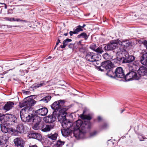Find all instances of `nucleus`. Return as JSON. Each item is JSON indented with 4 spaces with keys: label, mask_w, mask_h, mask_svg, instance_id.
<instances>
[{
    "label": "nucleus",
    "mask_w": 147,
    "mask_h": 147,
    "mask_svg": "<svg viewBox=\"0 0 147 147\" xmlns=\"http://www.w3.org/2000/svg\"><path fill=\"white\" fill-rule=\"evenodd\" d=\"M65 143V142L59 140L57 141L56 144L53 146V147H62Z\"/></svg>",
    "instance_id": "a878e982"
},
{
    "label": "nucleus",
    "mask_w": 147,
    "mask_h": 147,
    "mask_svg": "<svg viewBox=\"0 0 147 147\" xmlns=\"http://www.w3.org/2000/svg\"><path fill=\"white\" fill-rule=\"evenodd\" d=\"M84 112L81 115L80 117L82 119H86L88 121H83L81 120L76 121V126L74 128L73 133L76 137H79L82 134H84L89 130L91 127V124L90 121L92 119L91 116L89 115H84Z\"/></svg>",
    "instance_id": "f257e3e1"
},
{
    "label": "nucleus",
    "mask_w": 147,
    "mask_h": 147,
    "mask_svg": "<svg viewBox=\"0 0 147 147\" xmlns=\"http://www.w3.org/2000/svg\"><path fill=\"white\" fill-rule=\"evenodd\" d=\"M68 33H64L62 35V34H61V35L60 36H63V37H63L64 36H67L68 34Z\"/></svg>",
    "instance_id": "de8ad7c7"
},
{
    "label": "nucleus",
    "mask_w": 147,
    "mask_h": 147,
    "mask_svg": "<svg viewBox=\"0 0 147 147\" xmlns=\"http://www.w3.org/2000/svg\"><path fill=\"white\" fill-rule=\"evenodd\" d=\"M81 43V41H79V42L78 43H79V44H80Z\"/></svg>",
    "instance_id": "680f3d73"
},
{
    "label": "nucleus",
    "mask_w": 147,
    "mask_h": 147,
    "mask_svg": "<svg viewBox=\"0 0 147 147\" xmlns=\"http://www.w3.org/2000/svg\"><path fill=\"white\" fill-rule=\"evenodd\" d=\"M46 118L47 120L46 121V122L49 123H52L55 121L56 118V115H54L53 111L52 114L51 115H49Z\"/></svg>",
    "instance_id": "aec40b11"
},
{
    "label": "nucleus",
    "mask_w": 147,
    "mask_h": 147,
    "mask_svg": "<svg viewBox=\"0 0 147 147\" xmlns=\"http://www.w3.org/2000/svg\"><path fill=\"white\" fill-rule=\"evenodd\" d=\"M24 100L25 101V103L26 104V107L22 109L20 112V115L21 119H22V116H24L26 114L27 115H29L30 111H32L30 110V107L36 103L35 100L32 98H30V96L24 98ZM24 117H26L25 116Z\"/></svg>",
    "instance_id": "423d86ee"
},
{
    "label": "nucleus",
    "mask_w": 147,
    "mask_h": 147,
    "mask_svg": "<svg viewBox=\"0 0 147 147\" xmlns=\"http://www.w3.org/2000/svg\"><path fill=\"white\" fill-rule=\"evenodd\" d=\"M53 127L54 125H46L44 123L41 130L43 132H47L53 128Z\"/></svg>",
    "instance_id": "2eb2a0df"
},
{
    "label": "nucleus",
    "mask_w": 147,
    "mask_h": 147,
    "mask_svg": "<svg viewBox=\"0 0 147 147\" xmlns=\"http://www.w3.org/2000/svg\"><path fill=\"white\" fill-rule=\"evenodd\" d=\"M90 48L95 51L97 48V47L95 44L93 43L90 45Z\"/></svg>",
    "instance_id": "72a5a7b5"
},
{
    "label": "nucleus",
    "mask_w": 147,
    "mask_h": 147,
    "mask_svg": "<svg viewBox=\"0 0 147 147\" xmlns=\"http://www.w3.org/2000/svg\"><path fill=\"white\" fill-rule=\"evenodd\" d=\"M68 125V124H67ZM69 126L67 125V127H63L64 128H66V129H63V130H61V133L62 135L64 136H67L70 135L72 131L69 129Z\"/></svg>",
    "instance_id": "6ab92c4d"
},
{
    "label": "nucleus",
    "mask_w": 147,
    "mask_h": 147,
    "mask_svg": "<svg viewBox=\"0 0 147 147\" xmlns=\"http://www.w3.org/2000/svg\"><path fill=\"white\" fill-rule=\"evenodd\" d=\"M31 135L32 137L34 139L38 140H40L42 139L41 135L38 133H32Z\"/></svg>",
    "instance_id": "393cba45"
},
{
    "label": "nucleus",
    "mask_w": 147,
    "mask_h": 147,
    "mask_svg": "<svg viewBox=\"0 0 147 147\" xmlns=\"http://www.w3.org/2000/svg\"><path fill=\"white\" fill-rule=\"evenodd\" d=\"M12 27H14L13 26H10V25H7V27L8 28H12Z\"/></svg>",
    "instance_id": "603ef678"
},
{
    "label": "nucleus",
    "mask_w": 147,
    "mask_h": 147,
    "mask_svg": "<svg viewBox=\"0 0 147 147\" xmlns=\"http://www.w3.org/2000/svg\"><path fill=\"white\" fill-rule=\"evenodd\" d=\"M102 56L103 58L107 60H109L111 58V56L108 53H105Z\"/></svg>",
    "instance_id": "7c9ffc66"
},
{
    "label": "nucleus",
    "mask_w": 147,
    "mask_h": 147,
    "mask_svg": "<svg viewBox=\"0 0 147 147\" xmlns=\"http://www.w3.org/2000/svg\"><path fill=\"white\" fill-rule=\"evenodd\" d=\"M14 105V103L13 102L11 101L8 102L4 106V109L6 111H8L12 109Z\"/></svg>",
    "instance_id": "4be33fe9"
},
{
    "label": "nucleus",
    "mask_w": 147,
    "mask_h": 147,
    "mask_svg": "<svg viewBox=\"0 0 147 147\" xmlns=\"http://www.w3.org/2000/svg\"><path fill=\"white\" fill-rule=\"evenodd\" d=\"M44 147H49V146H44Z\"/></svg>",
    "instance_id": "0e129e2a"
},
{
    "label": "nucleus",
    "mask_w": 147,
    "mask_h": 147,
    "mask_svg": "<svg viewBox=\"0 0 147 147\" xmlns=\"http://www.w3.org/2000/svg\"><path fill=\"white\" fill-rule=\"evenodd\" d=\"M113 66L112 62L109 60L103 62L101 63V66L106 70L111 69Z\"/></svg>",
    "instance_id": "ddd939ff"
},
{
    "label": "nucleus",
    "mask_w": 147,
    "mask_h": 147,
    "mask_svg": "<svg viewBox=\"0 0 147 147\" xmlns=\"http://www.w3.org/2000/svg\"><path fill=\"white\" fill-rule=\"evenodd\" d=\"M13 141L15 145L17 146L23 147V144L24 141L20 137L14 139Z\"/></svg>",
    "instance_id": "dca6fc26"
},
{
    "label": "nucleus",
    "mask_w": 147,
    "mask_h": 147,
    "mask_svg": "<svg viewBox=\"0 0 147 147\" xmlns=\"http://www.w3.org/2000/svg\"><path fill=\"white\" fill-rule=\"evenodd\" d=\"M41 106H37L35 107V109H36L35 111H36L37 109H39L40 108H41Z\"/></svg>",
    "instance_id": "c03bdc74"
},
{
    "label": "nucleus",
    "mask_w": 147,
    "mask_h": 147,
    "mask_svg": "<svg viewBox=\"0 0 147 147\" xmlns=\"http://www.w3.org/2000/svg\"><path fill=\"white\" fill-rule=\"evenodd\" d=\"M58 134L57 133H55L54 134H48L47 135L48 138L50 139L53 140H55L57 139Z\"/></svg>",
    "instance_id": "bb28decb"
},
{
    "label": "nucleus",
    "mask_w": 147,
    "mask_h": 147,
    "mask_svg": "<svg viewBox=\"0 0 147 147\" xmlns=\"http://www.w3.org/2000/svg\"><path fill=\"white\" fill-rule=\"evenodd\" d=\"M78 38H80L81 37L84 38L85 40H86L88 37L86 34L85 32H83L80 34L78 35L77 36Z\"/></svg>",
    "instance_id": "c85d7f7f"
},
{
    "label": "nucleus",
    "mask_w": 147,
    "mask_h": 147,
    "mask_svg": "<svg viewBox=\"0 0 147 147\" xmlns=\"http://www.w3.org/2000/svg\"><path fill=\"white\" fill-rule=\"evenodd\" d=\"M9 17H5L4 18V19L6 21H8L9 20Z\"/></svg>",
    "instance_id": "3c124183"
},
{
    "label": "nucleus",
    "mask_w": 147,
    "mask_h": 147,
    "mask_svg": "<svg viewBox=\"0 0 147 147\" xmlns=\"http://www.w3.org/2000/svg\"><path fill=\"white\" fill-rule=\"evenodd\" d=\"M51 98V96L48 95L44 97L40 101H42L45 103H47L50 100Z\"/></svg>",
    "instance_id": "cd10ccee"
},
{
    "label": "nucleus",
    "mask_w": 147,
    "mask_h": 147,
    "mask_svg": "<svg viewBox=\"0 0 147 147\" xmlns=\"http://www.w3.org/2000/svg\"><path fill=\"white\" fill-rule=\"evenodd\" d=\"M77 34L78 33V32L81 31H82L83 30V29H82L81 27V26L80 25H79L78 26H77V28L75 30Z\"/></svg>",
    "instance_id": "473e14b6"
},
{
    "label": "nucleus",
    "mask_w": 147,
    "mask_h": 147,
    "mask_svg": "<svg viewBox=\"0 0 147 147\" xmlns=\"http://www.w3.org/2000/svg\"><path fill=\"white\" fill-rule=\"evenodd\" d=\"M14 18H9V21H14Z\"/></svg>",
    "instance_id": "49530a36"
},
{
    "label": "nucleus",
    "mask_w": 147,
    "mask_h": 147,
    "mask_svg": "<svg viewBox=\"0 0 147 147\" xmlns=\"http://www.w3.org/2000/svg\"><path fill=\"white\" fill-rule=\"evenodd\" d=\"M14 21H17V22L20 21V22H27V21H26V20H21L20 19H18V18H16V19L14 18Z\"/></svg>",
    "instance_id": "58836bf2"
},
{
    "label": "nucleus",
    "mask_w": 147,
    "mask_h": 147,
    "mask_svg": "<svg viewBox=\"0 0 147 147\" xmlns=\"http://www.w3.org/2000/svg\"><path fill=\"white\" fill-rule=\"evenodd\" d=\"M71 31L73 33V34H77V33H76V31H75V30H74V31Z\"/></svg>",
    "instance_id": "8fccbe9b"
},
{
    "label": "nucleus",
    "mask_w": 147,
    "mask_h": 147,
    "mask_svg": "<svg viewBox=\"0 0 147 147\" xmlns=\"http://www.w3.org/2000/svg\"><path fill=\"white\" fill-rule=\"evenodd\" d=\"M79 51L81 53H84L86 51V49L85 47H82L79 48Z\"/></svg>",
    "instance_id": "e433bc0d"
},
{
    "label": "nucleus",
    "mask_w": 147,
    "mask_h": 147,
    "mask_svg": "<svg viewBox=\"0 0 147 147\" xmlns=\"http://www.w3.org/2000/svg\"><path fill=\"white\" fill-rule=\"evenodd\" d=\"M137 70L133 67H129L127 70V73L125 75L124 78L126 81H129L137 79Z\"/></svg>",
    "instance_id": "0eeeda50"
},
{
    "label": "nucleus",
    "mask_w": 147,
    "mask_h": 147,
    "mask_svg": "<svg viewBox=\"0 0 147 147\" xmlns=\"http://www.w3.org/2000/svg\"><path fill=\"white\" fill-rule=\"evenodd\" d=\"M107 74L110 77H114L115 76V70H114V68L113 67L111 69L108 70Z\"/></svg>",
    "instance_id": "5701e85b"
},
{
    "label": "nucleus",
    "mask_w": 147,
    "mask_h": 147,
    "mask_svg": "<svg viewBox=\"0 0 147 147\" xmlns=\"http://www.w3.org/2000/svg\"><path fill=\"white\" fill-rule=\"evenodd\" d=\"M98 55L95 53L88 52L86 54L85 58L87 61L93 62L98 60Z\"/></svg>",
    "instance_id": "1a4fd4ad"
},
{
    "label": "nucleus",
    "mask_w": 147,
    "mask_h": 147,
    "mask_svg": "<svg viewBox=\"0 0 147 147\" xmlns=\"http://www.w3.org/2000/svg\"><path fill=\"white\" fill-rule=\"evenodd\" d=\"M101 70V71H103V70Z\"/></svg>",
    "instance_id": "338daca9"
},
{
    "label": "nucleus",
    "mask_w": 147,
    "mask_h": 147,
    "mask_svg": "<svg viewBox=\"0 0 147 147\" xmlns=\"http://www.w3.org/2000/svg\"><path fill=\"white\" fill-rule=\"evenodd\" d=\"M15 131H13V135L18 136L19 134H22L24 133L25 130L24 126L22 123H20L18 125L16 130L14 129Z\"/></svg>",
    "instance_id": "9d476101"
},
{
    "label": "nucleus",
    "mask_w": 147,
    "mask_h": 147,
    "mask_svg": "<svg viewBox=\"0 0 147 147\" xmlns=\"http://www.w3.org/2000/svg\"><path fill=\"white\" fill-rule=\"evenodd\" d=\"M9 138L7 135L5 134L0 136V144H6L8 142Z\"/></svg>",
    "instance_id": "412c9836"
},
{
    "label": "nucleus",
    "mask_w": 147,
    "mask_h": 147,
    "mask_svg": "<svg viewBox=\"0 0 147 147\" xmlns=\"http://www.w3.org/2000/svg\"><path fill=\"white\" fill-rule=\"evenodd\" d=\"M1 131L4 133L10 134L12 133V134H13V131H15L13 128H9L4 124H1Z\"/></svg>",
    "instance_id": "9b49d317"
},
{
    "label": "nucleus",
    "mask_w": 147,
    "mask_h": 147,
    "mask_svg": "<svg viewBox=\"0 0 147 147\" xmlns=\"http://www.w3.org/2000/svg\"><path fill=\"white\" fill-rule=\"evenodd\" d=\"M45 84L44 82L43 81H41L40 82L35 83L34 84V86L36 88H38L39 87H41L42 86L45 85Z\"/></svg>",
    "instance_id": "c756f323"
},
{
    "label": "nucleus",
    "mask_w": 147,
    "mask_h": 147,
    "mask_svg": "<svg viewBox=\"0 0 147 147\" xmlns=\"http://www.w3.org/2000/svg\"><path fill=\"white\" fill-rule=\"evenodd\" d=\"M1 117L0 116V121H1Z\"/></svg>",
    "instance_id": "e2e57ef3"
},
{
    "label": "nucleus",
    "mask_w": 147,
    "mask_h": 147,
    "mask_svg": "<svg viewBox=\"0 0 147 147\" xmlns=\"http://www.w3.org/2000/svg\"><path fill=\"white\" fill-rule=\"evenodd\" d=\"M64 37H61L60 38V39H61V40H63L64 39Z\"/></svg>",
    "instance_id": "4d7b16f0"
},
{
    "label": "nucleus",
    "mask_w": 147,
    "mask_h": 147,
    "mask_svg": "<svg viewBox=\"0 0 147 147\" xmlns=\"http://www.w3.org/2000/svg\"><path fill=\"white\" fill-rule=\"evenodd\" d=\"M69 107H66L60 110L59 111H54V115H56V117L58 120L61 123L62 126L63 127H67V124L70 123L66 119V116L67 113L66 111L69 109Z\"/></svg>",
    "instance_id": "39448f33"
},
{
    "label": "nucleus",
    "mask_w": 147,
    "mask_h": 147,
    "mask_svg": "<svg viewBox=\"0 0 147 147\" xmlns=\"http://www.w3.org/2000/svg\"><path fill=\"white\" fill-rule=\"evenodd\" d=\"M86 26V24H84L83 25V26H81V28H82H82H84V27L85 26Z\"/></svg>",
    "instance_id": "864d4df0"
},
{
    "label": "nucleus",
    "mask_w": 147,
    "mask_h": 147,
    "mask_svg": "<svg viewBox=\"0 0 147 147\" xmlns=\"http://www.w3.org/2000/svg\"><path fill=\"white\" fill-rule=\"evenodd\" d=\"M95 51L99 54H102L103 52V51L102 47L100 46L97 48Z\"/></svg>",
    "instance_id": "2f4dec72"
},
{
    "label": "nucleus",
    "mask_w": 147,
    "mask_h": 147,
    "mask_svg": "<svg viewBox=\"0 0 147 147\" xmlns=\"http://www.w3.org/2000/svg\"><path fill=\"white\" fill-rule=\"evenodd\" d=\"M29 115H25L26 117L22 116V120L24 122H31L35 123L33 125L32 128L35 130H41L44 123L42 121V119L39 116L34 113L33 111H30Z\"/></svg>",
    "instance_id": "f03ea898"
},
{
    "label": "nucleus",
    "mask_w": 147,
    "mask_h": 147,
    "mask_svg": "<svg viewBox=\"0 0 147 147\" xmlns=\"http://www.w3.org/2000/svg\"><path fill=\"white\" fill-rule=\"evenodd\" d=\"M25 102V101L24 100L23 102H20L19 104V106L20 108H22L23 107H26V104Z\"/></svg>",
    "instance_id": "c9c22d12"
},
{
    "label": "nucleus",
    "mask_w": 147,
    "mask_h": 147,
    "mask_svg": "<svg viewBox=\"0 0 147 147\" xmlns=\"http://www.w3.org/2000/svg\"><path fill=\"white\" fill-rule=\"evenodd\" d=\"M69 33V34H70V36H71L73 35V33L71 32V31H70Z\"/></svg>",
    "instance_id": "5fc2aeb1"
},
{
    "label": "nucleus",
    "mask_w": 147,
    "mask_h": 147,
    "mask_svg": "<svg viewBox=\"0 0 147 147\" xmlns=\"http://www.w3.org/2000/svg\"><path fill=\"white\" fill-rule=\"evenodd\" d=\"M143 44L144 45V46L146 47V49L145 51V52H147V41L146 40H145L143 42Z\"/></svg>",
    "instance_id": "a19ab883"
},
{
    "label": "nucleus",
    "mask_w": 147,
    "mask_h": 147,
    "mask_svg": "<svg viewBox=\"0 0 147 147\" xmlns=\"http://www.w3.org/2000/svg\"><path fill=\"white\" fill-rule=\"evenodd\" d=\"M96 134L97 131H94L91 132L90 133V137L94 136L96 135Z\"/></svg>",
    "instance_id": "ea45409f"
},
{
    "label": "nucleus",
    "mask_w": 147,
    "mask_h": 147,
    "mask_svg": "<svg viewBox=\"0 0 147 147\" xmlns=\"http://www.w3.org/2000/svg\"><path fill=\"white\" fill-rule=\"evenodd\" d=\"M74 44L71 43L68 45V47L69 48L72 49L74 47Z\"/></svg>",
    "instance_id": "37998d69"
},
{
    "label": "nucleus",
    "mask_w": 147,
    "mask_h": 147,
    "mask_svg": "<svg viewBox=\"0 0 147 147\" xmlns=\"http://www.w3.org/2000/svg\"><path fill=\"white\" fill-rule=\"evenodd\" d=\"M65 101L64 100H60L55 102L51 105V108L54 110L53 111H59L61 109L66 107H69L64 105Z\"/></svg>",
    "instance_id": "6e6552de"
},
{
    "label": "nucleus",
    "mask_w": 147,
    "mask_h": 147,
    "mask_svg": "<svg viewBox=\"0 0 147 147\" xmlns=\"http://www.w3.org/2000/svg\"><path fill=\"white\" fill-rule=\"evenodd\" d=\"M146 139V138H143V139H140V141H142L144 140V139Z\"/></svg>",
    "instance_id": "bf43d9fd"
},
{
    "label": "nucleus",
    "mask_w": 147,
    "mask_h": 147,
    "mask_svg": "<svg viewBox=\"0 0 147 147\" xmlns=\"http://www.w3.org/2000/svg\"><path fill=\"white\" fill-rule=\"evenodd\" d=\"M116 77L120 78L124 77L125 73L123 68L120 67H118L115 69V74Z\"/></svg>",
    "instance_id": "f8f14e48"
},
{
    "label": "nucleus",
    "mask_w": 147,
    "mask_h": 147,
    "mask_svg": "<svg viewBox=\"0 0 147 147\" xmlns=\"http://www.w3.org/2000/svg\"><path fill=\"white\" fill-rule=\"evenodd\" d=\"M124 111H125L124 109L122 110L121 113H122Z\"/></svg>",
    "instance_id": "052dcab7"
},
{
    "label": "nucleus",
    "mask_w": 147,
    "mask_h": 147,
    "mask_svg": "<svg viewBox=\"0 0 147 147\" xmlns=\"http://www.w3.org/2000/svg\"><path fill=\"white\" fill-rule=\"evenodd\" d=\"M117 52V57L118 61L121 63H129L134 61L135 57L132 55H130L127 51L123 49Z\"/></svg>",
    "instance_id": "20e7f679"
},
{
    "label": "nucleus",
    "mask_w": 147,
    "mask_h": 147,
    "mask_svg": "<svg viewBox=\"0 0 147 147\" xmlns=\"http://www.w3.org/2000/svg\"><path fill=\"white\" fill-rule=\"evenodd\" d=\"M71 39L67 38L64 40L63 42V45H61L60 46V47L62 49H63L65 48L66 46L67 45L68 43L72 41Z\"/></svg>",
    "instance_id": "b1692460"
},
{
    "label": "nucleus",
    "mask_w": 147,
    "mask_h": 147,
    "mask_svg": "<svg viewBox=\"0 0 147 147\" xmlns=\"http://www.w3.org/2000/svg\"><path fill=\"white\" fill-rule=\"evenodd\" d=\"M138 74L140 76L147 74V68L144 67H140L137 71Z\"/></svg>",
    "instance_id": "f3484780"
},
{
    "label": "nucleus",
    "mask_w": 147,
    "mask_h": 147,
    "mask_svg": "<svg viewBox=\"0 0 147 147\" xmlns=\"http://www.w3.org/2000/svg\"><path fill=\"white\" fill-rule=\"evenodd\" d=\"M0 4H4L5 5V8H7V6L5 4V3H0Z\"/></svg>",
    "instance_id": "6e6d98bb"
},
{
    "label": "nucleus",
    "mask_w": 147,
    "mask_h": 147,
    "mask_svg": "<svg viewBox=\"0 0 147 147\" xmlns=\"http://www.w3.org/2000/svg\"><path fill=\"white\" fill-rule=\"evenodd\" d=\"M62 37H63V36H58V39L57 40V41L56 42V46L54 49H55L56 48V47L59 44V43L60 42V41H61V40H60V38Z\"/></svg>",
    "instance_id": "4c0bfd02"
},
{
    "label": "nucleus",
    "mask_w": 147,
    "mask_h": 147,
    "mask_svg": "<svg viewBox=\"0 0 147 147\" xmlns=\"http://www.w3.org/2000/svg\"><path fill=\"white\" fill-rule=\"evenodd\" d=\"M27 92H30L29 91H27Z\"/></svg>",
    "instance_id": "69168bd1"
},
{
    "label": "nucleus",
    "mask_w": 147,
    "mask_h": 147,
    "mask_svg": "<svg viewBox=\"0 0 147 147\" xmlns=\"http://www.w3.org/2000/svg\"><path fill=\"white\" fill-rule=\"evenodd\" d=\"M108 127V125L106 123H104L102 126V128L103 129H105Z\"/></svg>",
    "instance_id": "79ce46f5"
},
{
    "label": "nucleus",
    "mask_w": 147,
    "mask_h": 147,
    "mask_svg": "<svg viewBox=\"0 0 147 147\" xmlns=\"http://www.w3.org/2000/svg\"><path fill=\"white\" fill-rule=\"evenodd\" d=\"M97 120L98 121H100L102 120V118L101 117L98 116L97 117Z\"/></svg>",
    "instance_id": "a18cd8bd"
},
{
    "label": "nucleus",
    "mask_w": 147,
    "mask_h": 147,
    "mask_svg": "<svg viewBox=\"0 0 147 147\" xmlns=\"http://www.w3.org/2000/svg\"><path fill=\"white\" fill-rule=\"evenodd\" d=\"M140 61H136L134 62L133 65L130 67H133L135 68L136 66L138 67Z\"/></svg>",
    "instance_id": "f704fd0d"
},
{
    "label": "nucleus",
    "mask_w": 147,
    "mask_h": 147,
    "mask_svg": "<svg viewBox=\"0 0 147 147\" xmlns=\"http://www.w3.org/2000/svg\"><path fill=\"white\" fill-rule=\"evenodd\" d=\"M29 147H38L36 145L30 146Z\"/></svg>",
    "instance_id": "09e8293b"
},
{
    "label": "nucleus",
    "mask_w": 147,
    "mask_h": 147,
    "mask_svg": "<svg viewBox=\"0 0 147 147\" xmlns=\"http://www.w3.org/2000/svg\"><path fill=\"white\" fill-rule=\"evenodd\" d=\"M130 43L129 41L127 40H123L117 39L111 41L108 44L103 45V49L106 51L113 50L118 47V44L127 48L130 45Z\"/></svg>",
    "instance_id": "7ed1b4c3"
},
{
    "label": "nucleus",
    "mask_w": 147,
    "mask_h": 147,
    "mask_svg": "<svg viewBox=\"0 0 147 147\" xmlns=\"http://www.w3.org/2000/svg\"><path fill=\"white\" fill-rule=\"evenodd\" d=\"M48 112L47 109L46 107H41L36 111H35V113L36 114L41 116L46 115Z\"/></svg>",
    "instance_id": "4468645a"
},
{
    "label": "nucleus",
    "mask_w": 147,
    "mask_h": 147,
    "mask_svg": "<svg viewBox=\"0 0 147 147\" xmlns=\"http://www.w3.org/2000/svg\"><path fill=\"white\" fill-rule=\"evenodd\" d=\"M52 58L51 56H49L47 58V59H51Z\"/></svg>",
    "instance_id": "13d9d810"
},
{
    "label": "nucleus",
    "mask_w": 147,
    "mask_h": 147,
    "mask_svg": "<svg viewBox=\"0 0 147 147\" xmlns=\"http://www.w3.org/2000/svg\"><path fill=\"white\" fill-rule=\"evenodd\" d=\"M7 118V120L8 121L10 122L11 124L12 123H15L17 120L16 117L14 115L12 114L7 115L5 116Z\"/></svg>",
    "instance_id": "a211bd4d"
}]
</instances>
